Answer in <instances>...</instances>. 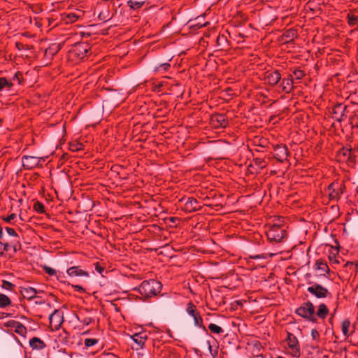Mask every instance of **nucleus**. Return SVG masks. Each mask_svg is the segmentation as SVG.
<instances>
[{
    "label": "nucleus",
    "instance_id": "nucleus-1",
    "mask_svg": "<svg viewBox=\"0 0 358 358\" xmlns=\"http://www.w3.org/2000/svg\"><path fill=\"white\" fill-rule=\"evenodd\" d=\"M162 288V283L156 280H144L138 287L133 288V290L138 291L141 295V299L144 300L160 293Z\"/></svg>",
    "mask_w": 358,
    "mask_h": 358
},
{
    "label": "nucleus",
    "instance_id": "nucleus-2",
    "mask_svg": "<svg viewBox=\"0 0 358 358\" xmlns=\"http://www.w3.org/2000/svg\"><path fill=\"white\" fill-rule=\"evenodd\" d=\"M90 50V44L87 42L75 43L68 52V59L73 63L78 64L87 57Z\"/></svg>",
    "mask_w": 358,
    "mask_h": 358
},
{
    "label": "nucleus",
    "instance_id": "nucleus-3",
    "mask_svg": "<svg viewBox=\"0 0 358 358\" xmlns=\"http://www.w3.org/2000/svg\"><path fill=\"white\" fill-rule=\"evenodd\" d=\"M294 313L307 321L313 323L317 322V318L315 316V306L313 303L310 301L303 302L299 308L295 310Z\"/></svg>",
    "mask_w": 358,
    "mask_h": 358
},
{
    "label": "nucleus",
    "instance_id": "nucleus-4",
    "mask_svg": "<svg viewBox=\"0 0 358 358\" xmlns=\"http://www.w3.org/2000/svg\"><path fill=\"white\" fill-rule=\"evenodd\" d=\"M266 236L270 242L280 243L287 236V231L280 225L273 224L266 231Z\"/></svg>",
    "mask_w": 358,
    "mask_h": 358
},
{
    "label": "nucleus",
    "instance_id": "nucleus-5",
    "mask_svg": "<svg viewBox=\"0 0 358 358\" xmlns=\"http://www.w3.org/2000/svg\"><path fill=\"white\" fill-rule=\"evenodd\" d=\"M186 312L189 316L193 317L194 326L201 329L203 331L208 334V329L203 324V319L201 316V313L192 301L187 303Z\"/></svg>",
    "mask_w": 358,
    "mask_h": 358
},
{
    "label": "nucleus",
    "instance_id": "nucleus-6",
    "mask_svg": "<svg viewBox=\"0 0 358 358\" xmlns=\"http://www.w3.org/2000/svg\"><path fill=\"white\" fill-rule=\"evenodd\" d=\"M307 284L310 285L308 287L307 291L316 298L324 299L332 296L331 293L327 287L312 281H307Z\"/></svg>",
    "mask_w": 358,
    "mask_h": 358
},
{
    "label": "nucleus",
    "instance_id": "nucleus-7",
    "mask_svg": "<svg viewBox=\"0 0 358 358\" xmlns=\"http://www.w3.org/2000/svg\"><path fill=\"white\" fill-rule=\"evenodd\" d=\"M329 199L331 201H338L341 195L345 192V185L343 182H333L328 186Z\"/></svg>",
    "mask_w": 358,
    "mask_h": 358
},
{
    "label": "nucleus",
    "instance_id": "nucleus-8",
    "mask_svg": "<svg viewBox=\"0 0 358 358\" xmlns=\"http://www.w3.org/2000/svg\"><path fill=\"white\" fill-rule=\"evenodd\" d=\"M210 124L215 129L226 128L229 124V120L224 113H215L210 118Z\"/></svg>",
    "mask_w": 358,
    "mask_h": 358
},
{
    "label": "nucleus",
    "instance_id": "nucleus-9",
    "mask_svg": "<svg viewBox=\"0 0 358 358\" xmlns=\"http://www.w3.org/2000/svg\"><path fill=\"white\" fill-rule=\"evenodd\" d=\"M348 107L343 103H336L332 108L331 117L341 122L347 118Z\"/></svg>",
    "mask_w": 358,
    "mask_h": 358
},
{
    "label": "nucleus",
    "instance_id": "nucleus-10",
    "mask_svg": "<svg viewBox=\"0 0 358 358\" xmlns=\"http://www.w3.org/2000/svg\"><path fill=\"white\" fill-rule=\"evenodd\" d=\"M286 341L292 356L297 358L299 357L301 352L297 338L293 334L287 332Z\"/></svg>",
    "mask_w": 358,
    "mask_h": 358
},
{
    "label": "nucleus",
    "instance_id": "nucleus-11",
    "mask_svg": "<svg viewBox=\"0 0 358 358\" xmlns=\"http://www.w3.org/2000/svg\"><path fill=\"white\" fill-rule=\"evenodd\" d=\"M64 322L63 313L55 309L49 316L50 328L52 331L58 330Z\"/></svg>",
    "mask_w": 358,
    "mask_h": 358
},
{
    "label": "nucleus",
    "instance_id": "nucleus-12",
    "mask_svg": "<svg viewBox=\"0 0 358 358\" xmlns=\"http://www.w3.org/2000/svg\"><path fill=\"white\" fill-rule=\"evenodd\" d=\"M289 155L288 148L285 145H277L274 147L273 157L280 162H283L287 159Z\"/></svg>",
    "mask_w": 358,
    "mask_h": 358
},
{
    "label": "nucleus",
    "instance_id": "nucleus-13",
    "mask_svg": "<svg viewBox=\"0 0 358 358\" xmlns=\"http://www.w3.org/2000/svg\"><path fill=\"white\" fill-rule=\"evenodd\" d=\"M11 248L13 249L14 252L21 250L22 245L19 238L10 243H3L0 241V256H3L5 252L9 251Z\"/></svg>",
    "mask_w": 358,
    "mask_h": 358
},
{
    "label": "nucleus",
    "instance_id": "nucleus-14",
    "mask_svg": "<svg viewBox=\"0 0 358 358\" xmlns=\"http://www.w3.org/2000/svg\"><path fill=\"white\" fill-rule=\"evenodd\" d=\"M42 158L24 155L22 157V166L25 169L31 170L37 167Z\"/></svg>",
    "mask_w": 358,
    "mask_h": 358
},
{
    "label": "nucleus",
    "instance_id": "nucleus-15",
    "mask_svg": "<svg viewBox=\"0 0 358 358\" xmlns=\"http://www.w3.org/2000/svg\"><path fill=\"white\" fill-rule=\"evenodd\" d=\"M264 80L270 86H274L280 81L281 74L278 70L268 71L265 73Z\"/></svg>",
    "mask_w": 358,
    "mask_h": 358
},
{
    "label": "nucleus",
    "instance_id": "nucleus-16",
    "mask_svg": "<svg viewBox=\"0 0 358 358\" xmlns=\"http://www.w3.org/2000/svg\"><path fill=\"white\" fill-rule=\"evenodd\" d=\"M43 292L42 290H36L31 287H20V293L22 295L23 298L27 300H32L37 297L38 293ZM39 298V296H38Z\"/></svg>",
    "mask_w": 358,
    "mask_h": 358
},
{
    "label": "nucleus",
    "instance_id": "nucleus-17",
    "mask_svg": "<svg viewBox=\"0 0 358 358\" xmlns=\"http://www.w3.org/2000/svg\"><path fill=\"white\" fill-rule=\"evenodd\" d=\"M314 267L315 269L324 272V273H320L318 275L324 276L327 278L330 277V269L327 265V263L325 260L322 259H319L316 260Z\"/></svg>",
    "mask_w": 358,
    "mask_h": 358
},
{
    "label": "nucleus",
    "instance_id": "nucleus-18",
    "mask_svg": "<svg viewBox=\"0 0 358 358\" xmlns=\"http://www.w3.org/2000/svg\"><path fill=\"white\" fill-rule=\"evenodd\" d=\"M185 209L187 211H196L201 208L198 201L194 197H188L187 199H183L182 201H185Z\"/></svg>",
    "mask_w": 358,
    "mask_h": 358
},
{
    "label": "nucleus",
    "instance_id": "nucleus-19",
    "mask_svg": "<svg viewBox=\"0 0 358 358\" xmlns=\"http://www.w3.org/2000/svg\"><path fill=\"white\" fill-rule=\"evenodd\" d=\"M131 338L137 344L138 348H136V350H138L143 348L145 343L148 339V336L145 331H141L134 334Z\"/></svg>",
    "mask_w": 358,
    "mask_h": 358
},
{
    "label": "nucleus",
    "instance_id": "nucleus-20",
    "mask_svg": "<svg viewBox=\"0 0 358 358\" xmlns=\"http://www.w3.org/2000/svg\"><path fill=\"white\" fill-rule=\"evenodd\" d=\"M294 78L292 75H289V78H284L280 85L282 91L286 94L290 93L294 88Z\"/></svg>",
    "mask_w": 358,
    "mask_h": 358
},
{
    "label": "nucleus",
    "instance_id": "nucleus-21",
    "mask_svg": "<svg viewBox=\"0 0 358 358\" xmlns=\"http://www.w3.org/2000/svg\"><path fill=\"white\" fill-rule=\"evenodd\" d=\"M66 273L70 277H89V273L86 271H84L81 268L80 266H71L66 271Z\"/></svg>",
    "mask_w": 358,
    "mask_h": 358
},
{
    "label": "nucleus",
    "instance_id": "nucleus-22",
    "mask_svg": "<svg viewBox=\"0 0 358 358\" xmlns=\"http://www.w3.org/2000/svg\"><path fill=\"white\" fill-rule=\"evenodd\" d=\"M216 44L219 50L226 51L231 47L229 41L224 34H219L216 39Z\"/></svg>",
    "mask_w": 358,
    "mask_h": 358
},
{
    "label": "nucleus",
    "instance_id": "nucleus-23",
    "mask_svg": "<svg viewBox=\"0 0 358 358\" xmlns=\"http://www.w3.org/2000/svg\"><path fill=\"white\" fill-rule=\"evenodd\" d=\"M62 47L61 43H52L45 50V56L48 59H52L55 55H57Z\"/></svg>",
    "mask_w": 358,
    "mask_h": 358
},
{
    "label": "nucleus",
    "instance_id": "nucleus-24",
    "mask_svg": "<svg viewBox=\"0 0 358 358\" xmlns=\"http://www.w3.org/2000/svg\"><path fill=\"white\" fill-rule=\"evenodd\" d=\"M352 150L350 145L343 147L337 152V157L340 160H348L352 157Z\"/></svg>",
    "mask_w": 358,
    "mask_h": 358
},
{
    "label": "nucleus",
    "instance_id": "nucleus-25",
    "mask_svg": "<svg viewBox=\"0 0 358 358\" xmlns=\"http://www.w3.org/2000/svg\"><path fill=\"white\" fill-rule=\"evenodd\" d=\"M329 313V310L327 307V305L324 303H320L317 306V310H315V316L322 320L326 319Z\"/></svg>",
    "mask_w": 358,
    "mask_h": 358
},
{
    "label": "nucleus",
    "instance_id": "nucleus-26",
    "mask_svg": "<svg viewBox=\"0 0 358 358\" xmlns=\"http://www.w3.org/2000/svg\"><path fill=\"white\" fill-rule=\"evenodd\" d=\"M297 31L296 29H289L286 30L282 35V41L285 43H289L294 41V38L296 37Z\"/></svg>",
    "mask_w": 358,
    "mask_h": 358
},
{
    "label": "nucleus",
    "instance_id": "nucleus-27",
    "mask_svg": "<svg viewBox=\"0 0 358 358\" xmlns=\"http://www.w3.org/2000/svg\"><path fill=\"white\" fill-rule=\"evenodd\" d=\"M29 345L33 350H43L45 348V343L38 337H33L29 341Z\"/></svg>",
    "mask_w": 358,
    "mask_h": 358
},
{
    "label": "nucleus",
    "instance_id": "nucleus-28",
    "mask_svg": "<svg viewBox=\"0 0 358 358\" xmlns=\"http://www.w3.org/2000/svg\"><path fill=\"white\" fill-rule=\"evenodd\" d=\"M13 87L12 80H8L5 77H0V92L3 90H10Z\"/></svg>",
    "mask_w": 358,
    "mask_h": 358
},
{
    "label": "nucleus",
    "instance_id": "nucleus-29",
    "mask_svg": "<svg viewBox=\"0 0 358 358\" xmlns=\"http://www.w3.org/2000/svg\"><path fill=\"white\" fill-rule=\"evenodd\" d=\"M148 0H129L127 5L131 10L141 8Z\"/></svg>",
    "mask_w": 358,
    "mask_h": 358
},
{
    "label": "nucleus",
    "instance_id": "nucleus-30",
    "mask_svg": "<svg viewBox=\"0 0 358 358\" xmlns=\"http://www.w3.org/2000/svg\"><path fill=\"white\" fill-rule=\"evenodd\" d=\"M350 324H351V322L348 319L344 320L341 324L342 332H343V335L346 337L350 336V333L349 332Z\"/></svg>",
    "mask_w": 358,
    "mask_h": 358
},
{
    "label": "nucleus",
    "instance_id": "nucleus-31",
    "mask_svg": "<svg viewBox=\"0 0 358 358\" xmlns=\"http://www.w3.org/2000/svg\"><path fill=\"white\" fill-rule=\"evenodd\" d=\"M321 0H310L307 3V7L308 9L313 12H316L317 10H320V5Z\"/></svg>",
    "mask_w": 358,
    "mask_h": 358
},
{
    "label": "nucleus",
    "instance_id": "nucleus-32",
    "mask_svg": "<svg viewBox=\"0 0 358 358\" xmlns=\"http://www.w3.org/2000/svg\"><path fill=\"white\" fill-rule=\"evenodd\" d=\"M339 299H339V294H338L336 299L334 300V301L331 304H330V306L333 308V313H332L331 317L329 319V323H332L334 315L337 312V310H338V308L339 307V304H340Z\"/></svg>",
    "mask_w": 358,
    "mask_h": 358
},
{
    "label": "nucleus",
    "instance_id": "nucleus-33",
    "mask_svg": "<svg viewBox=\"0 0 358 358\" xmlns=\"http://www.w3.org/2000/svg\"><path fill=\"white\" fill-rule=\"evenodd\" d=\"M10 299L4 294H0V308H3L11 305Z\"/></svg>",
    "mask_w": 358,
    "mask_h": 358
},
{
    "label": "nucleus",
    "instance_id": "nucleus-34",
    "mask_svg": "<svg viewBox=\"0 0 358 358\" xmlns=\"http://www.w3.org/2000/svg\"><path fill=\"white\" fill-rule=\"evenodd\" d=\"M215 196V192L214 191H210L206 196H205L203 199L205 201L204 205L208 206H213L214 204L211 202Z\"/></svg>",
    "mask_w": 358,
    "mask_h": 358
},
{
    "label": "nucleus",
    "instance_id": "nucleus-35",
    "mask_svg": "<svg viewBox=\"0 0 358 358\" xmlns=\"http://www.w3.org/2000/svg\"><path fill=\"white\" fill-rule=\"evenodd\" d=\"M15 332L24 337L27 330L25 326L19 322V323L15 326Z\"/></svg>",
    "mask_w": 358,
    "mask_h": 358
},
{
    "label": "nucleus",
    "instance_id": "nucleus-36",
    "mask_svg": "<svg viewBox=\"0 0 358 358\" xmlns=\"http://www.w3.org/2000/svg\"><path fill=\"white\" fill-rule=\"evenodd\" d=\"M208 329L211 333L215 334H221L224 332V330L221 327L213 323H211L208 325Z\"/></svg>",
    "mask_w": 358,
    "mask_h": 358
},
{
    "label": "nucleus",
    "instance_id": "nucleus-37",
    "mask_svg": "<svg viewBox=\"0 0 358 358\" xmlns=\"http://www.w3.org/2000/svg\"><path fill=\"white\" fill-rule=\"evenodd\" d=\"M347 19H348V23L349 26L351 27L355 26L358 21L357 16H356L352 13H348L347 15Z\"/></svg>",
    "mask_w": 358,
    "mask_h": 358
},
{
    "label": "nucleus",
    "instance_id": "nucleus-38",
    "mask_svg": "<svg viewBox=\"0 0 358 358\" xmlns=\"http://www.w3.org/2000/svg\"><path fill=\"white\" fill-rule=\"evenodd\" d=\"M1 287L2 289L13 292L15 289V285L8 280H3Z\"/></svg>",
    "mask_w": 358,
    "mask_h": 358
},
{
    "label": "nucleus",
    "instance_id": "nucleus-39",
    "mask_svg": "<svg viewBox=\"0 0 358 358\" xmlns=\"http://www.w3.org/2000/svg\"><path fill=\"white\" fill-rule=\"evenodd\" d=\"M33 208L35 211L38 213H45V206L43 203L41 201H36L33 206Z\"/></svg>",
    "mask_w": 358,
    "mask_h": 358
},
{
    "label": "nucleus",
    "instance_id": "nucleus-40",
    "mask_svg": "<svg viewBox=\"0 0 358 358\" xmlns=\"http://www.w3.org/2000/svg\"><path fill=\"white\" fill-rule=\"evenodd\" d=\"M350 343L358 347V329L354 330L350 333Z\"/></svg>",
    "mask_w": 358,
    "mask_h": 358
},
{
    "label": "nucleus",
    "instance_id": "nucleus-41",
    "mask_svg": "<svg viewBox=\"0 0 358 358\" xmlns=\"http://www.w3.org/2000/svg\"><path fill=\"white\" fill-rule=\"evenodd\" d=\"M171 65L169 62L163 63L159 65L157 67H156L155 69V71L166 72L169 69Z\"/></svg>",
    "mask_w": 358,
    "mask_h": 358
},
{
    "label": "nucleus",
    "instance_id": "nucleus-42",
    "mask_svg": "<svg viewBox=\"0 0 358 358\" xmlns=\"http://www.w3.org/2000/svg\"><path fill=\"white\" fill-rule=\"evenodd\" d=\"M292 76H294L295 77L296 80H301L304 77L305 73L303 71H302L299 69H294L292 71Z\"/></svg>",
    "mask_w": 358,
    "mask_h": 358
},
{
    "label": "nucleus",
    "instance_id": "nucleus-43",
    "mask_svg": "<svg viewBox=\"0 0 358 358\" xmlns=\"http://www.w3.org/2000/svg\"><path fill=\"white\" fill-rule=\"evenodd\" d=\"M350 124H351L352 128L358 127V115L353 114L350 117Z\"/></svg>",
    "mask_w": 358,
    "mask_h": 358
},
{
    "label": "nucleus",
    "instance_id": "nucleus-44",
    "mask_svg": "<svg viewBox=\"0 0 358 358\" xmlns=\"http://www.w3.org/2000/svg\"><path fill=\"white\" fill-rule=\"evenodd\" d=\"M312 339L318 343L320 341V336L318 331L315 329L311 330Z\"/></svg>",
    "mask_w": 358,
    "mask_h": 358
},
{
    "label": "nucleus",
    "instance_id": "nucleus-45",
    "mask_svg": "<svg viewBox=\"0 0 358 358\" xmlns=\"http://www.w3.org/2000/svg\"><path fill=\"white\" fill-rule=\"evenodd\" d=\"M343 268H345L346 269H348V268L352 269L353 271H357V270L358 268V264H355L352 262H347L344 264Z\"/></svg>",
    "mask_w": 358,
    "mask_h": 358
},
{
    "label": "nucleus",
    "instance_id": "nucleus-46",
    "mask_svg": "<svg viewBox=\"0 0 358 358\" xmlns=\"http://www.w3.org/2000/svg\"><path fill=\"white\" fill-rule=\"evenodd\" d=\"M43 268V271H45V273L48 274L49 275L52 276V275H57V271L53 268H51L48 266H44Z\"/></svg>",
    "mask_w": 358,
    "mask_h": 358
},
{
    "label": "nucleus",
    "instance_id": "nucleus-47",
    "mask_svg": "<svg viewBox=\"0 0 358 358\" xmlns=\"http://www.w3.org/2000/svg\"><path fill=\"white\" fill-rule=\"evenodd\" d=\"M97 343H98V340L96 338H86L85 340V345L87 348L93 346L95 344H96Z\"/></svg>",
    "mask_w": 358,
    "mask_h": 358
},
{
    "label": "nucleus",
    "instance_id": "nucleus-48",
    "mask_svg": "<svg viewBox=\"0 0 358 358\" xmlns=\"http://www.w3.org/2000/svg\"><path fill=\"white\" fill-rule=\"evenodd\" d=\"M15 47L19 50H30V45L27 44H24L21 42H16Z\"/></svg>",
    "mask_w": 358,
    "mask_h": 358
},
{
    "label": "nucleus",
    "instance_id": "nucleus-49",
    "mask_svg": "<svg viewBox=\"0 0 358 358\" xmlns=\"http://www.w3.org/2000/svg\"><path fill=\"white\" fill-rule=\"evenodd\" d=\"M71 149L73 151H78V150H81L83 149L84 145L82 143H77L76 144L71 145Z\"/></svg>",
    "mask_w": 358,
    "mask_h": 358
},
{
    "label": "nucleus",
    "instance_id": "nucleus-50",
    "mask_svg": "<svg viewBox=\"0 0 358 358\" xmlns=\"http://www.w3.org/2000/svg\"><path fill=\"white\" fill-rule=\"evenodd\" d=\"M13 80H17L19 84H21L23 80V75L20 71H17L13 77Z\"/></svg>",
    "mask_w": 358,
    "mask_h": 358
},
{
    "label": "nucleus",
    "instance_id": "nucleus-51",
    "mask_svg": "<svg viewBox=\"0 0 358 358\" xmlns=\"http://www.w3.org/2000/svg\"><path fill=\"white\" fill-rule=\"evenodd\" d=\"M16 217L17 215L15 213H12L7 217H1V219L6 222L10 223L12 220L16 218Z\"/></svg>",
    "mask_w": 358,
    "mask_h": 358
},
{
    "label": "nucleus",
    "instance_id": "nucleus-52",
    "mask_svg": "<svg viewBox=\"0 0 358 358\" xmlns=\"http://www.w3.org/2000/svg\"><path fill=\"white\" fill-rule=\"evenodd\" d=\"M6 231H7L8 234L11 236H13V237H16V238H19L18 237V234H17V232L15 231V230L11 227H6L5 228Z\"/></svg>",
    "mask_w": 358,
    "mask_h": 358
},
{
    "label": "nucleus",
    "instance_id": "nucleus-53",
    "mask_svg": "<svg viewBox=\"0 0 358 358\" xmlns=\"http://www.w3.org/2000/svg\"><path fill=\"white\" fill-rule=\"evenodd\" d=\"M94 266L96 271L100 273L101 275H103V273L105 271V267L101 266L99 262L95 263Z\"/></svg>",
    "mask_w": 358,
    "mask_h": 358
},
{
    "label": "nucleus",
    "instance_id": "nucleus-54",
    "mask_svg": "<svg viewBox=\"0 0 358 358\" xmlns=\"http://www.w3.org/2000/svg\"><path fill=\"white\" fill-rule=\"evenodd\" d=\"M66 18L69 20V22L72 23V22H76L78 17L76 15V14H75L73 13H71L67 14Z\"/></svg>",
    "mask_w": 358,
    "mask_h": 358
},
{
    "label": "nucleus",
    "instance_id": "nucleus-55",
    "mask_svg": "<svg viewBox=\"0 0 358 358\" xmlns=\"http://www.w3.org/2000/svg\"><path fill=\"white\" fill-rule=\"evenodd\" d=\"M66 276L63 273H59V274L57 275V279L64 284H66V281L64 280ZM67 284L69 285H71L69 282H67Z\"/></svg>",
    "mask_w": 358,
    "mask_h": 358
},
{
    "label": "nucleus",
    "instance_id": "nucleus-56",
    "mask_svg": "<svg viewBox=\"0 0 358 358\" xmlns=\"http://www.w3.org/2000/svg\"><path fill=\"white\" fill-rule=\"evenodd\" d=\"M234 39L237 40L238 43L241 42V39L245 38V35L242 33H234Z\"/></svg>",
    "mask_w": 358,
    "mask_h": 358
},
{
    "label": "nucleus",
    "instance_id": "nucleus-57",
    "mask_svg": "<svg viewBox=\"0 0 358 358\" xmlns=\"http://www.w3.org/2000/svg\"><path fill=\"white\" fill-rule=\"evenodd\" d=\"M71 286L74 288L75 291H77L80 293H85L86 292L85 289L79 285H71Z\"/></svg>",
    "mask_w": 358,
    "mask_h": 358
},
{
    "label": "nucleus",
    "instance_id": "nucleus-58",
    "mask_svg": "<svg viewBox=\"0 0 358 358\" xmlns=\"http://www.w3.org/2000/svg\"><path fill=\"white\" fill-rule=\"evenodd\" d=\"M19 323L18 321L15 320H10L6 322V327H11V328H15V326Z\"/></svg>",
    "mask_w": 358,
    "mask_h": 358
},
{
    "label": "nucleus",
    "instance_id": "nucleus-59",
    "mask_svg": "<svg viewBox=\"0 0 358 358\" xmlns=\"http://www.w3.org/2000/svg\"><path fill=\"white\" fill-rule=\"evenodd\" d=\"M93 320L92 317H85L80 322L85 325H89L92 322Z\"/></svg>",
    "mask_w": 358,
    "mask_h": 358
},
{
    "label": "nucleus",
    "instance_id": "nucleus-60",
    "mask_svg": "<svg viewBox=\"0 0 358 358\" xmlns=\"http://www.w3.org/2000/svg\"><path fill=\"white\" fill-rule=\"evenodd\" d=\"M208 349H209V350H210V354L212 355V356H213V357H215L217 355V353H218L217 350H215L214 351H213V350H212V346H211V345L210 344V342H209V341L208 342Z\"/></svg>",
    "mask_w": 358,
    "mask_h": 358
},
{
    "label": "nucleus",
    "instance_id": "nucleus-61",
    "mask_svg": "<svg viewBox=\"0 0 358 358\" xmlns=\"http://www.w3.org/2000/svg\"><path fill=\"white\" fill-rule=\"evenodd\" d=\"M167 220L170 222H171L172 224H176V222H179L180 221V219L178 217H170Z\"/></svg>",
    "mask_w": 358,
    "mask_h": 358
},
{
    "label": "nucleus",
    "instance_id": "nucleus-62",
    "mask_svg": "<svg viewBox=\"0 0 358 358\" xmlns=\"http://www.w3.org/2000/svg\"><path fill=\"white\" fill-rule=\"evenodd\" d=\"M98 18L101 20V21H103V22H106L107 21L106 20V17L104 15V14L103 13H100L98 15Z\"/></svg>",
    "mask_w": 358,
    "mask_h": 358
},
{
    "label": "nucleus",
    "instance_id": "nucleus-63",
    "mask_svg": "<svg viewBox=\"0 0 358 358\" xmlns=\"http://www.w3.org/2000/svg\"><path fill=\"white\" fill-rule=\"evenodd\" d=\"M121 168H122L121 166L115 164V165H113V166H112L111 170H112L113 171H117H117H118V169H121Z\"/></svg>",
    "mask_w": 358,
    "mask_h": 358
},
{
    "label": "nucleus",
    "instance_id": "nucleus-64",
    "mask_svg": "<svg viewBox=\"0 0 358 358\" xmlns=\"http://www.w3.org/2000/svg\"><path fill=\"white\" fill-rule=\"evenodd\" d=\"M208 24V22H206L204 24H201V22H199L196 24H194V26L197 27L198 28H201V27H206Z\"/></svg>",
    "mask_w": 358,
    "mask_h": 358
}]
</instances>
